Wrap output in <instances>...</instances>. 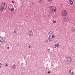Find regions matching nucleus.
<instances>
[{"instance_id":"obj_1","label":"nucleus","mask_w":75,"mask_h":75,"mask_svg":"<svg viewBox=\"0 0 75 75\" xmlns=\"http://www.w3.org/2000/svg\"><path fill=\"white\" fill-rule=\"evenodd\" d=\"M6 4L5 3H3L1 4L0 8V11L2 12L4 10L6 9Z\"/></svg>"},{"instance_id":"obj_2","label":"nucleus","mask_w":75,"mask_h":75,"mask_svg":"<svg viewBox=\"0 0 75 75\" xmlns=\"http://www.w3.org/2000/svg\"><path fill=\"white\" fill-rule=\"evenodd\" d=\"M49 35L50 37H52V38H55V36L54 35V33L53 32H50L49 33Z\"/></svg>"},{"instance_id":"obj_3","label":"nucleus","mask_w":75,"mask_h":75,"mask_svg":"<svg viewBox=\"0 0 75 75\" xmlns=\"http://www.w3.org/2000/svg\"><path fill=\"white\" fill-rule=\"evenodd\" d=\"M0 41H1V43H2V42H5V38L1 37H0Z\"/></svg>"},{"instance_id":"obj_4","label":"nucleus","mask_w":75,"mask_h":75,"mask_svg":"<svg viewBox=\"0 0 75 75\" xmlns=\"http://www.w3.org/2000/svg\"><path fill=\"white\" fill-rule=\"evenodd\" d=\"M62 14L63 16L65 17V16H67V13L66 11H62Z\"/></svg>"},{"instance_id":"obj_5","label":"nucleus","mask_w":75,"mask_h":75,"mask_svg":"<svg viewBox=\"0 0 75 75\" xmlns=\"http://www.w3.org/2000/svg\"><path fill=\"white\" fill-rule=\"evenodd\" d=\"M55 7L54 6H50L49 7L50 10L51 12H53L54 11V8Z\"/></svg>"},{"instance_id":"obj_6","label":"nucleus","mask_w":75,"mask_h":75,"mask_svg":"<svg viewBox=\"0 0 75 75\" xmlns=\"http://www.w3.org/2000/svg\"><path fill=\"white\" fill-rule=\"evenodd\" d=\"M28 34L29 36H33V32L31 30L28 31Z\"/></svg>"},{"instance_id":"obj_7","label":"nucleus","mask_w":75,"mask_h":75,"mask_svg":"<svg viewBox=\"0 0 75 75\" xmlns=\"http://www.w3.org/2000/svg\"><path fill=\"white\" fill-rule=\"evenodd\" d=\"M64 21H65L66 23H68L69 21V19L68 18H65L64 19Z\"/></svg>"},{"instance_id":"obj_8","label":"nucleus","mask_w":75,"mask_h":75,"mask_svg":"<svg viewBox=\"0 0 75 75\" xmlns=\"http://www.w3.org/2000/svg\"><path fill=\"white\" fill-rule=\"evenodd\" d=\"M67 61L69 62H72V58L71 57H68L67 58Z\"/></svg>"},{"instance_id":"obj_9","label":"nucleus","mask_w":75,"mask_h":75,"mask_svg":"<svg viewBox=\"0 0 75 75\" xmlns=\"http://www.w3.org/2000/svg\"><path fill=\"white\" fill-rule=\"evenodd\" d=\"M16 68V65L15 64H13V65L11 66V68L12 69H15Z\"/></svg>"},{"instance_id":"obj_10","label":"nucleus","mask_w":75,"mask_h":75,"mask_svg":"<svg viewBox=\"0 0 75 75\" xmlns=\"http://www.w3.org/2000/svg\"><path fill=\"white\" fill-rule=\"evenodd\" d=\"M48 39L49 40V41H52V38L50 37H49L48 38Z\"/></svg>"},{"instance_id":"obj_11","label":"nucleus","mask_w":75,"mask_h":75,"mask_svg":"<svg viewBox=\"0 0 75 75\" xmlns=\"http://www.w3.org/2000/svg\"><path fill=\"white\" fill-rule=\"evenodd\" d=\"M54 46H55V47H58L59 46V43L56 44L54 45Z\"/></svg>"},{"instance_id":"obj_12","label":"nucleus","mask_w":75,"mask_h":75,"mask_svg":"<svg viewBox=\"0 0 75 75\" xmlns=\"http://www.w3.org/2000/svg\"><path fill=\"white\" fill-rule=\"evenodd\" d=\"M39 3H42L44 0H38Z\"/></svg>"},{"instance_id":"obj_13","label":"nucleus","mask_w":75,"mask_h":75,"mask_svg":"<svg viewBox=\"0 0 75 75\" xmlns=\"http://www.w3.org/2000/svg\"><path fill=\"white\" fill-rule=\"evenodd\" d=\"M74 1H70V4H71V5H72L74 4V2H73Z\"/></svg>"},{"instance_id":"obj_14","label":"nucleus","mask_w":75,"mask_h":75,"mask_svg":"<svg viewBox=\"0 0 75 75\" xmlns=\"http://www.w3.org/2000/svg\"><path fill=\"white\" fill-rule=\"evenodd\" d=\"M14 8H11V11H14Z\"/></svg>"},{"instance_id":"obj_15","label":"nucleus","mask_w":75,"mask_h":75,"mask_svg":"<svg viewBox=\"0 0 75 75\" xmlns=\"http://www.w3.org/2000/svg\"><path fill=\"white\" fill-rule=\"evenodd\" d=\"M5 64V67H6L8 66V64H7V63H6Z\"/></svg>"},{"instance_id":"obj_16","label":"nucleus","mask_w":75,"mask_h":75,"mask_svg":"<svg viewBox=\"0 0 75 75\" xmlns=\"http://www.w3.org/2000/svg\"><path fill=\"white\" fill-rule=\"evenodd\" d=\"M56 10H57V8L56 7H55L54 8V11L55 13L56 12Z\"/></svg>"},{"instance_id":"obj_17","label":"nucleus","mask_w":75,"mask_h":75,"mask_svg":"<svg viewBox=\"0 0 75 75\" xmlns=\"http://www.w3.org/2000/svg\"><path fill=\"white\" fill-rule=\"evenodd\" d=\"M47 1L48 2H49V3H50V2H51L52 1V0H47Z\"/></svg>"},{"instance_id":"obj_18","label":"nucleus","mask_w":75,"mask_h":75,"mask_svg":"<svg viewBox=\"0 0 75 75\" xmlns=\"http://www.w3.org/2000/svg\"><path fill=\"white\" fill-rule=\"evenodd\" d=\"M52 22L53 23H54V24H55V23H56V21H52Z\"/></svg>"},{"instance_id":"obj_19","label":"nucleus","mask_w":75,"mask_h":75,"mask_svg":"<svg viewBox=\"0 0 75 75\" xmlns=\"http://www.w3.org/2000/svg\"><path fill=\"white\" fill-rule=\"evenodd\" d=\"M74 0H69V2H70V1H74Z\"/></svg>"},{"instance_id":"obj_20","label":"nucleus","mask_w":75,"mask_h":75,"mask_svg":"<svg viewBox=\"0 0 75 75\" xmlns=\"http://www.w3.org/2000/svg\"><path fill=\"white\" fill-rule=\"evenodd\" d=\"M45 41H46V42H48V39H47Z\"/></svg>"},{"instance_id":"obj_21","label":"nucleus","mask_w":75,"mask_h":75,"mask_svg":"<svg viewBox=\"0 0 75 75\" xmlns=\"http://www.w3.org/2000/svg\"><path fill=\"white\" fill-rule=\"evenodd\" d=\"M21 65H22V66H23V65H24V63H21Z\"/></svg>"},{"instance_id":"obj_22","label":"nucleus","mask_w":75,"mask_h":75,"mask_svg":"<svg viewBox=\"0 0 75 75\" xmlns=\"http://www.w3.org/2000/svg\"><path fill=\"white\" fill-rule=\"evenodd\" d=\"M48 52H50L51 50H50V49H48Z\"/></svg>"},{"instance_id":"obj_23","label":"nucleus","mask_w":75,"mask_h":75,"mask_svg":"<svg viewBox=\"0 0 75 75\" xmlns=\"http://www.w3.org/2000/svg\"><path fill=\"white\" fill-rule=\"evenodd\" d=\"M72 31L73 32H74V31H75V29H72Z\"/></svg>"},{"instance_id":"obj_24","label":"nucleus","mask_w":75,"mask_h":75,"mask_svg":"<svg viewBox=\"0 0 75 75\" xmlns=\"http://www.w3.org/2000/svg\"><path fill=\"white\" fill-rule=\"evenodd\" d=\"M18 6H19V5H17V6H16V7H18Z\"/></svg>"},{"instance_id":"obj_25","label":"nucleus","mask_w":75,"mask_h":75,"mask_svg":"<svg viewBox=\"0 0 75 75\" xmlns=\"http://www.w3.org/2000/svg\"><path fill=\"white\" fill-rule=\"evenodd\" d=\"M14 33H16V30H14L13 31Z\"/></svg>"},{"instance_id":"obj_26","label":"nucleus","mask_w":75,"mask_h":75,"mask_svg":"<svg viewBox=\"0 0 75 75\" xmlns=\"http://www.w3.org/2000/svg\"><path fill=\"white\" fill-rule=\"evenodd\" d=\"M71 70H72V69H71V70L69 71V74H71Z\"/></svg>"},{"instance_id":"obj_27","label":"nucleus","mask_w":75,"mask_h":75,"mask_svg":"<svg viewBox=\"0 0 75 75\" xmlns=\"http://www.w3.org/2000/svg\"><path fill=\"white\" fill-rule=\"evenodd\" d=\"M74 74V72H72L71 74V75H73Z\"/></svg>"},{"instance_id":"obj_28","label":"nucleus","mask_w":75,"mask_h":75,"mask_svg":"<svg viewBox=\"0 0 75 75\" xmlns=\"http://www.w3.org/2000/svg\"><path fill=\"white\" fill-rule=\"evenodd\" d=\"M12 3H14V1H12Z\"/></svg>"},{"instance_id":"obj_29","label":"nucleus","mask_w":75,"mask_h":75,"mask_svg":"<svg viewBox=\"0 0 75 75\" xmlns=\"http://www.w3.org/2000/svg\"><path fill=\"white\" fill-rule=\"evenodd\" d=\"M1 67V64L0 63V67Z\"/></svg>"},{"instance_id":"obj_30","label":"nucleus","mask_w":75,"mask_h":75,"mask_svg":"<svg viewBox=\"0 0 75 75\" xmlns=\"http://www.w3.org/2000/svg\"><path fill=\"white\" fill-rule=\"evenodd\" d=\"M51 72L50 71H48V74H50Z\"/></svg>"},{"instance_id":"obj_31","label":"nucleus","mask_w":75,"mask_h":75,"mask_svg":"<svg viewBox=\"0 0 75 75\" xmlns=\"http://www.w3.org/2000/svg\"><path fill=\"white\" fill-rule=\"evenodd\" d=\"M9 47H8L7 49H8H8H9Z\"/></svg>"},{"instance_id":"obj_32","label":"nucleus","mask_w":75,"mask_h":75,"mask_svg":"<svg viewBox=\"0 0 75 75\" xmlns=\"http://www.w3.org/2000/svg\"><path fill=\"white\" fill-rule=\"evenodd\" d=\"M29 48H31V46H29Z\"/></svg>"},{"instance_id":"obj_33","label":"nucleus","mask_w":75,"mask_h":75,"mask_svg":"<svg viewBox=\"0 0 75 75\" xmlns=\"http://www.w3.org/2000/svg\"><path fill=\"white\" fill-rule=\"evenodd\" d=\"M57 48V47H55L54 48Z\"/></svg>"},{"instance_id":"obj_34","label":"nucleus","mask_w":75,"mask_h":75,"mask_svg":"<svg viewBox=\"0 0 75 75\" xmlns=\"http://www.w3.org/2000/svg\"><path fill=\"white\" fill-rule=\"evenodd\" d=\"M1 44L0 43V46H1Z\"/></svg>"},{"instance_id":"obj_35","label":"nucleus","mask_w":75,"mask_h":75,"mask_svg":"<svg viewBox=\"0 0 75 75\" xmlns=\"http://www.w3.org/2000/svg\"><path fill=\"white\" fill-rule=\"evenodd\" d=\"M9 8V10H10V8Z\"/></svg>"}]
</instances>
